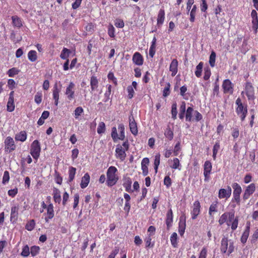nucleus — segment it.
<instances>
[{
    "instance_id": "33",
    "label": "nucleus",
    "mask_w": 258,
    "mask_h": 258,
    "mask_svg": "<svg viewBox=\"0 0 258 258\" xmlns=\"http://www.w3.org/2000/svg\"><path fill=\"white\" fill-rule=\"evenodd\" d=\"M132 181L130 177H127L125 179L123 183V186L125 188V191L128 192H133V190L131 188Z\"/></svg>"
},
{
    "instance_id": "28",
    "label": "nucleus",
    "mask_w": 258,
    "mask_h": 258,
    "mask_svg": "<svg viewBox=\"0 0 258 258\" xmlns=\"http://www.w3.org/2000/svg\"><path fill=\"white\" fill-rule=\"evenodd\" d=\"M90 180V176L88 173H86L82 177L80 186L82 188H86L89 184Z\"/></svg>"
},
{
    "instance_id": "62",
    "label": "nucleus",
    "mask_w": 258,
    "mask_h": 258,
    "mask_svg": "<svg viewBox=\"0 0 258 258\" xmlns=\"http://www.w3.org/2000/svg\"><path fill=\"white\" fill-rule=\"evenodd\" d=\"M18 193V188L15 187L14 189H11L8 190V195L9 196L14 198Z\"/></svg>"
},
{
    "instance_id": "1",
    "label": "nucleus",
    "mask_w": 258,
    "mask_h": 258,
    "mask_svg": "<svg viewBox=\"0 0 258 258\" xmlns=\"http://www.w3.org/2000/svg\"><path fill=\"white\" fill-rule=\"evenodd\" d=\"M238 217L235 216V212L233 211L224 213L218 220V223L220 225L226 223L228 227H231L233 231H235L238 227Z\"/></svg>"
},
{
    "instance_id": "49",
    "label": "nucleus",
    "mask_w": 258,
    "mask_h": 258,
    "mask_svg": "<svg viewBox=\"0 0 258 258\" xmlns=\"http://www.w3.org/2000/svg\"><path fill=\"white\" fill-rule=\"evenodd\" d=\"M216 54L215 51H212L209 57V64L211 67H214L215 65Z\"/></svg>"
},
{
    "instance_id": "60",
    "label": "nucleus",
    "mask_w": 258,
    "mask_h": 258,
    "mask_svg": "<svg viewBox=\"0 0 258 258\" xmlns=\"http://www.w3.org/2000/svg\"><path fill=\"white\" fill-rule=\"evenodd\" d=\"M40 248L38 246H33L31 247L30 253L32 256H34L36 255L39 251Z\"/></svg>"
},
{
    "instance_id": "25",
    "label": "nucleus",
    "mask_w": 258,
    "mask_h": 258,
    "mask_svg": "<svg viewBox=\"0 0 258 258\" xmlns=\"http://www.w3.org/2000/svg\"><path fill=\"white\" fill-rule=\"evenodd\" d=\"M132 60L133 62L138 66H142L143 64V57L140 53L138 52H136L134 53L133 56Z\"/></svg>"
},
{
    "instance_id": "2",
    "label": "nucleus",
    "mask_w": 258,
    "mask_h": 258,
    "mask_svg": "<svg viewBox=\"0 0 258 258\" xmlns=\"http://www.w3.org/2000/svg\"><path fill=\"white\" fill-rule=\"evenodd\" d=\"M117 172V169L115 166H111L108 168L106 172V184L108 186L111 187L116 183L118 180Z\"/></svg>"
},
{
    "instance_id": "50",
    "label": "nucleus",
    "mask_w": 258,
    "mask_h": 258,
    "mask_svg": "<svg viewBox=\"0 0 258 258\" xmlns=\"http://www.w3.org/2000/svg\"><path fill=\"white\" fill-rule=\"evenodd\" d=\"M15 105L14 100H8L7 104V110L9 112H12L14 110Z\"/></svg>"
},
{
    "instance_id": "48",
    "label": "nucleus",
    "mask_w": 258,
    "mask_h": 258,
    "mask_svg": "<svg viewBox=\"0 0 258 258\" xmlns=\"http://www.w3.org/2000/svg\"><path fill=\"white\" fill-rule=\"evenodd\" d=\"M203 67V62H200L196 67V71H195V75L197 77L200 78L202 76V72Z\"/></svg>"
},
{
    "instance_id": "35",
    "label": "nucleus",
    "mask_w": 258,
    "mask_h": 258,
    "mask_svg": "<svg viewBox=\"0 0 258 258\" xmlns=\"http://www.w3.org/2000/svg\"><path fill=\"white\" fill-rule=\"evenodd\" d=\"M76 173V168L73 166H70L69 168V182H72L74 178Z\"/></svg>"
},
{
    "instance_id": "51",
    "label": "nucleus",
    "mask_w": 258,
    "mask_h": 258,
    "mask_svg": "<svg viewBox=\"0 0 258 258\" xmlns=\"http://www.w3.org/2000/svg\"><path fill=\"white\" fill-rule=\"evenodd\" d=\"M171 168L172 169H178L179 170L181 169V165L180 164V162L179 159L177 158H174L173 159V164L170 166Z\"/></svg>"
},
{
    "instance_id": "3",
    "label": "nucleus",
    "mask_w": 258,
    "mask_h": 258,
    "mask_svg": "<svg viewBox=\"0 0 258 258\" xmlns=\"http://www.w3.org/2000/svg\"><path fill=\"white\" fill-rule=\"evenodd\" d=\"M129 146L130 145L127 140H126V141L122 143V145L118 144L115 149V157L121 161H123L126 156L125 151L128 150Z\"/></svg>"
},
{
    "instance_id": "16",
    "label": "nucleus",
    "mask_w": 258,
    "mask_h": 258,
    "mask_svg": "<svg viewBox=\"0 0 258 258\" xmlns=\"http://www.w3.org/2000/svg\"><path fill=\"white\" fill-rule=\"evenodd\" d=\"M75 84L73 82H70L66 88L65 94L69 100H72L75 98Z\"/></svg>"
},
{
    "instance_id": "14",
    "label": "nucleus",
    "mask_w": 258,
    "mask_h": 258,
    "mask_svg": "<svg viewBox=\"0 0 258 258\" xmlns=\"http://www.w3.org/2000/svg\"><path fill=\"white\" fill-rule=\"evenodd\" d=\"M129 126L132 134L134 136L137 135L138 133L137 123L132 113L129 116Z\"/></svg>"
},
{
    "instance_id": "47",
    "label": "nucleus",
    "mask_w": 258,
    "mask_h": 258,
    "mask_svg": "<svg viewBox=\"0 0 258 258\" xmlns=\"http://www.w3.org/2000/svg\"><path fill=\"white\" fill-rule=\"evenodd\" d=\"M84 109L81 106L77 107L74 111V117L76 119H79V117L83 113Z\"/></svg>"
},
{
    "instance_id": "11",
    "label": "nucleus",
    "mask_w": 258,
    "mask_h": 258,
    "mask_svg": "<svg viewBox=\"0 0 258 258\" xmlns=\"http://www.w3.org/2000/svg\"><path fill=\"white\" fill-rule=\"evenodd\" d=\"M255 190V185L254 183H252L246 186L244 193L242 196V198L244 201L248 199L250 196H251Z\"/></svg>"
},
{
    "instance_id": "23",
    "label": "nucleus",
    "mask_w": 258,
    "mask_h": 258,
    "mask_svg": "<svg viewBox=\"0 0 258 258\" xmlns=\"http://www.w3.org/2000/svg\"><path fill=\"white\" fill-rule=\"evenodd\" d=\"M251 16L252 18V27L255 33H256L258 29V17L257 13L255 10H252L251 13Z\"/></svg>"
},
{
    "instance_id": "7",
    "label": "nucleus",
    "mask_w": 258,
    "mask_h": 258,
    "mask_svg": "<svg viewBox=\"0 0 258 258\" xmlns=\"http://www.w3.org/2000/svg\"><path fill=\"white\" fill-rule=\"evenodd\" d=\"M118 130L119 132V136H118L117 133L116 127L114 126L112 128L111 137L113 141L116 142L118 140L123 141L125 139L124 126L122 123H120L118 125Z\"/></svg>"
},
{
    "instance_id": "6",
    "label": "nucleus",
    "mask_w": 258,
    "mask_h": 258,
    "mask_svg": "<svg viewBox=\"0 0 258 258\" xmlns=\"http://www.w3.org/2000/svg\"><path fill=\"white\" fill-rule=\"evenodd\" d=\"M203 118L202 115L197 110H194L192 107H188L185 112V119L188 121L198 122Z\"/></svg>"
},
{
    "instance_id": "31",
    "label": "nucleus",
    "mask_w": 258,
    "mask_h": 258,
    "mask_svg": "<svg viewBox=\"0 0 258 258\" xmlns=\"http://www.w3.org/2000/svg\"><path fill=\"white\" fill-rule=\"evenodd\" d=\"M53 198L55 203L60 204L61 202V196L59 190L56 187L53 188Z\"/></svg>"
},
{
    "instance_id": "27",
    "label": "nucleus",
    "mask_w": 258,
    "mask_h": 258,
    "mask_svg": "<svg viewBox=\"0 0 258 258\" xmlns=\"http://www.w3.org/2000/svg\"><path fill=\"white\" fill-rule=\"evenodd\" d=\"M99 86V80L97 77L93 75L90 78V86L92 91H94L97 90Z\"/></svg>"
},
{
    "instance_id": "21",
    "label": "nucleus",
    "mask_w": 258,
    "mask_h": 258,
    "mask_svg": "<svg viewBox=\"0 0 258 258\" xmlns=\"http://www.w3.org/2000/svg\"><path fill=\"white\" fill-rule=\"evenodd\" d=\"M231 188L229 186H227L226 189L221 188L219 190L218 197L219 199H227L229 198L231 195Z\"/></svg>"
},
{
    "instance_id": "36",
    "label": "nucleus",
    "mask_w": 258,
    "mask_h": 258,
    "mask_svg": "<svg viewBox=\"0 0 258 258\" xmlns=\"http://www.w3.org/2000/svg\"><path fill=\"white\" fill-rule=\"evenodd\" d=\"M177 238L178 236L176 232H173L170 236L171 244L174 248H176L178 246Z\"/></svg>"
},
{
    "instance_id": "30",
    "label": "nucleus",
    "mask_w": 258,
    "mask_h": 258,
    "mask_svg": "<svg viewBox=\"0 0 258 258\" xmlns=\"http://www.w3.org/2000/svg\"><path fill=\"white\" fill-rule=\"evenodd\" d=\"M218 202L216 200L213 202L210 205L209 209V215L210 217H213V213L218 212Z\"/></svg>"
},
{
    "instance_id": "40",
    "label": "nucleus",
    "mask_w": 258,
    "mask_h": 258,
    "mask_svg": "<svg viewBox=\"0 0 258 258\" xmlns=\"http://www.w3.org/2000/svg\"><path fill=\"white\" fill-rule=\"evenodd\" d=\"M28 58L32 62L35 61L37 59V52L35 50H30L28 53Z\"/></svg>"
},
{
    "instance_id": "46",
    "label": "nucleus",
    "mask_w": 258,
    "mask_h": 258,
    "mask_svg": "<svg viewBox=\"0 0 258 258\" xmlns=\"http://www.w3.org/2000/svg\"><path fill=\"white\" fill-rule=\"evenodd\" d=\"M160 163V153L157 154L155 156L154 159V169L155 173H156L158 171V166Z\"/></svg>"
},
{
    "instance_id": "26",
    "label": "nucleus",
    "mask_w": 258,
    "mask_h": 258,
    "mask_svg": "<svg viewBox=\"0 0 258 258\" xmlns=\"http://www.w3.org/2000/svg\"><path fill=\"white\" fill-rule=\"evenodd\" d=\"M169 71L171 72V76H175L178 72V61L176 59H173L170 63Z\"/></svg>"
},
{
    "instance_id": "5",
    "label": "nucleus",
    "mask_w": 258,
    "mask_h": 258,
    "mask_svg": "<svg viewBox=\"0 0 258 258\" xmlns=\"http://www.w3.org/2000/svg\"><path fill=\"white\" fill-rule=\"evenodd\" d=\"M237 107L235 109L237 114L239 116L240 120L243 121L245 120L247 114V105H244L240 98H238L235 101Z\"/></svg>"
},
{
    "instance_id": "41",
    "label": "nucleus",
    "mask_w": 258,
    "mask_h": 258,
    "mask_svg": "<svg viewBox=\"0 0 258 258\" xmlns=\"http://www.w3.org/2000/svg\"><path fill=\"white\" fill-rule=\"evenodd\" d=\"M249 234V227H247L246 229L243 232V233L241 237V238H240L241 242L243 244H244L246 243L247 239L248 237Z\"/></svg>"
},
{
    "instance_id": "22",
    "label": "nucleus",
    "mask_w": 258,
    "mask_h": 258,
    "mask_svg": "<svg viewBox=\"0 0 258 258\" xmlns=\"http://www.w3.org/2000/svg\"><path fill=\"white\" fill-rule=\"evenodd\" d=\"M165 13L163 9H160L158 12L157 19V27L160 28L163 25L164 20Z\"/></svg>"
},
{
    "instance_id": "59",
    "label": "nucleus",
    "mask_w": 258,
    "mask_h": 258,
    "mask_svg": "<svg viewBox=\"0 0 258 258\" xmlns=\"http://www.w3.org/2000/svg\"><path fill=\"white\" fill-rule=\"evenodd\" d=\"M10 180V174L8 171H5L3 176L2 183L6 184L8 183Z\"/></svg>"
},
{
    "instance_id": "53",
    "label": "nucleus",
    "mask_w": 258,
    "mask_h": 258,
    "mask_svg": "<svg viewBox=\"0 0 258 258\" xmlns=\"http://www.w3.org/2000/svg\"><path fill=\"white\" fill-rule=\"evenodd\" d=\"M107 33L110 37L112 38L115 37V28L111 24L108 25Z\"/></svg>"
},
{
    "instance_id": "44",
    "label": "nucleus",
    "mask_w": 258,
    "mask_h": 258,
    "mask_svg": "<svg viewBox=\"0 0 258 258\" xmlns=\"http://www.w3.org/2000/svg\"><path fill=\"white\" fill-rule=\"evenodd\" d=\"M35 221L34 220L32 219L27 222L25 225V228L28 231H32L34 229L35 226Z\"/></svg>"
},
{
    "instance_id": "57",
    "label": "nucleus",
    "mask_w": 258,
    "mask_h": 258,
    "mask_svg": "<svg viewBox=\"0 0 258 258\" xmlns=\"http://www.w3.org/2000/svg\"><path fill=\"white\" fill-rule=\"evenodd\" d=\"M30 253V251L29 246L27 245H25L22 248L21 255L23 257H27L29 256Z\"/></svg>"
},
{
    "instance_id": "17",
    "label": "nucleus",
    "mask_w": 258,
    "mask_h": 258,
    "mask_svg": "<svg viewBox=\"0 0 258 258\" xmlns=\"http://www.w3.org/2000/svg\"><path fill=\"white\" fill-rule=\"evenodd\" d=\"M46 216L44 220L45 222L48 223L49 220L52 219L54 216V207L52 203H50L46 208Z\"/></svg>"
},
{
    "instance_id": "32",
    "label": "nucleus",
    "mask_w": 258,
    "mask_h": 258,
    "mask_svg": "<svg viewBox=\"0 0 258 258\" xmlns=\"http://www.w3.org/2000/svg\"><path fill=\"white\" fill-rule=\"evenodd\" d=\"M27 137V135L26 131H23L15 135V139L16 141L23 142L26 140Z\"/></svg>"
},
{
    "instance_id": "38",
    "label": "nucleus",
    "mask_w": 258,
    "mask_h": 258,
    "mask_svg": "<svg viewBox=\"0 0 258 258\" xmlns=\"http://www.w3.org/2000/svg\"><path fill=\"white\" fill-rule=\"evenodd\" d=\"M220 148V142L217 141L216 142L213 148V158L214 160L216 159L217 154L218 153V151Z\"/></svg>"
},
{
    "instance_id": "63",
    "label": "nucleus",
    "mask_w": 258,
    "mask_h": 258,
    "mask_svg": "<svg viewBox=\"0 0 258 258\" xmlns=\"http://www.w3.org/2000/svg\"><path fill=\"white\" fill-rule=\"evenodd\" d=\"M207 248L205 246L203 247L200 252L199 258H207Z\"/></svg>"
},
{
    "instance_id": "20",
    "label": "nucleus",
    "mask_w": 258,
    "mask_h": 258,
    "mask_svg": "<svg viewBox=\"0 0 258 258\" xmlns=\"http://www.w3.org/2000/svg\"><path fill=\"white\" fill-rule=\"evenodd\" d=\"M173 221V214L171 208H170L167 211L166 215L165 223L167 226V230H169L172 226Z\"/></svg>"
},
{
    "instance_id": "18",
    "label": "nucleus",
    "mask_w": 258,
    "mask_h": 258,
    "mask_svg": "<svg viewBox=\"0 0 258 258\" xmlns=\"http://www.w3.org/2000/svg\"><path fill=\"white\" fill-rule=\"evenodd\" d=\"M19 206H14L11 207L10 221L12 223H16L18 219Z\"/></svg>"
},
{
    "instance_id": "43",
    "label": "nucleus",
    "mask_w": 258,
    "mask_h": 258,
    "mask_svg": "<svg viewBox=\"0 0 258 258\" xmlns=\"http://www.w3.org/2000/svg\"><path fill=\"white\" fill-rule=\"evenodd\" d=\"M151 236L148 235L144 239L146 248H152L154 245V242H151Z\"/></svg>"
},
{
    "instance_id": "52",
    "label": "nucleus",
    "mask_w": 258,
    "mask_h": 258,
    "mask_svg": "<svg viewBox=\"0 0 258 258\" xmlns=\"http://www.w3.org/2000/svg\"><path fill=\"white\" fill-rule=\"evenodd\" d=\"M20 72V70L16 68L10 69L7 72V74L10 77H14L15 75H18Z\"/></svg>"
},
{
    "instance_id": "54",
    "label": "nucleus",
    "mask_w": 258,
    "mask_h": 258,
    "mask_svg": "<svg viewBox=\"0 0 258 258\" xmlns=\"http://www.w3.org/2000/svg\"><path fill=\"white\" fill-rule=\"evenodd\" d=\"M42 100V94L41 92H37L34 96V101L37 104L41 103Z\"/></svg>"
},
{
    "instance_id": "61",
    "label": "nucleus",
    "mask_w": 258,
    "mask_h": 258,
    "mask_svg": "<svg viewBox=\"0 0 258 258\" xmlns=\"http://www.w3.org/2000/svg\"><path fill=\"white\" fill-rule=\"evenodd\" d=\"M54 176L55 182L59 185L61 184L62 178L60 176V174L56 171H55Z\"/></svg>"
},
{
    "instance_id": "24",
    "label": "nucleus",
    "mask_w": 258,
    "mask_h": 258,
    "mask_svg": "<svg viewBox=\"0 0 258 258\" xmlns=\"http://www.w3.org/2000/svg\"><path fill=\"white\" fill-rule=\"evenodd\" d=\"M60 91V89L58 88L57 84H55L54 85L52 90V97L54 100V104L56 106L58 105V103Z\"/></svg>"
},
{
    "instance_id": "29",
    "label": "nucleus",
    "mask_w": 258,
    "mask_h": 258,
    "mask_svg": "<svg viewBox=\"0 0 258 258\" xmlns=\"http://www.w3.org/2000/svg\"><path fill=\"white\" fill-rule=\"evenodd\" d=\"M12 25L15 28H20L23 26L22 19L15 15L12 17Z\"/></svg>"
},
{
    "instance_id": "55",
    "label": "nucleus",
    "mask_w": 258,
    "mask_h": 258,
    "mask_svg": "<svg viewBox=\"0 0 258 258\" xmlns=\"http://www.w3.org/2000/svg\"><path fill=\"white\" fill-rule=\"evenodd\" d=\"M177 114V104L176 102H174L172 104L171 106V115L172 118L173 119H175L176 118Z\"/></svg>"
},
{
    "instance_id": "19",
    "label": "nucleus",
    "mask_w": 258,
    "mask_h": 258,
    "mask_svg": "<svg viewBox=\"0 0 258 258\" xmlns=\"http://www.w3.org/2000/svg\"><path fill=\"white\" fill-rule=\"evenodd\" d=\"M222 88L224 93L232 94L233 91V85L229 79L224 80L222 84Z\"/></svg>"
},
{
    "instance_id": "10",
    "label": "nucleus",
    "mask_w": 258,
    "mask_h": 258,
    "mask_svg": "<svg viewBox=\"0 0 258 258\" xmlns=\"http://www.w3.org/2000/svg\"><path fill=\"white\" fill-rule=\"evenodd\" d=\"M244 90L248 100H253L255 99L254 90L251 83H245Z\"/></svg>"
},
{
    "instance_id": "12",
    "label": "nucleus",
    "mask_w": 258,
    "mask_h": 258,
    "mask_svg": "<svg viewBox=\"0 0 258 258\" xmlns=\"http://www.w3.org/2000/svg\"><path fill=\"white\" fill-rule=\"evenodd\" d=\"M201 212V204L198 200L196 201L194 204L190 212L191 219L195 220L197 218Z\"/></svg>"
},
{
    "instance_id": "58",
    "label": "nucleus",
    "mask_w": 258,
    "mask_h": 258,
    "mask_svg": "<svg viewBox=\"0 0 258 258\" xmlns=\"http://www.w3.org/2000/svg\"><path fill=\"white\" fill-rule=\"evenodd\" d=\"M172 184V180L170 177V173H168V175L165 176L164 179V184L167 188H169Z\"/></svg>"
},
{
    "instance_id": "13",
    "label": "nucleus",
    "mask_w": 258,
    "mask_h": 258,
    "mask_svg": "<svg viewBox=\"0 0 258 258\" xmlns=\"http://www.w3.org/2000/svg\"><path fill=\"white\" fill-rule=\"evenodd\" d=\"M212 168V165L211 162L210 161H205L204 165V175L205 181H208L210 179Z\"/></svg>"
},
{
    "instance_id": "56",
    "label": "nucleus",
    "mask_w": 258,
    "mask_h": 258,
    "mask_svg": "<svg viewBox=\"0 0 258 258\" xmlns=\"http://www.w3.org/2000/svg\"><path fill=\"white\" fill-rule=\"evenodd\" d=\"M106 127L105 124L104 122H100L97 127V133L99 134H101L105 132Z\"/></svg>"
},
{
    "instance_id": "39",
    "label": "nucleus",
    "mask_w": 258,
    "mask_h": 258,
    "mask_svg": "<svg viewBox=\"0 0 258 258\" xmlns=\"http://www.w3.org/2000/svg\"><path fill=\"white\" fill-rule=\"evenodd\" d=\"M190 11V18L189 20L191 22L193 23L195 21L196 15L197 11V7L196 5H194L191 8Z\"/></svg>"
},
{
    "instance_id": "45",
    "label": "nucleus",
    "mask_w": 258,
    "mask_h": 258,
    "mask_svg": "<svg viewBox=\"0 0 258 258\" xmlns=\"http://www.w3.org/2000/svg\"><path fill=\"white\" fill-rule=\"evenodd\" d=\"M70 53L71 51L70 49L64 47L61 52L60 57L62 59L67 60Z\"/></svg>"
},
{
    "instance_id": "64",
    "label": "nucleus",
    "mask_w": 258,
    "mask_h": 258,
    "mask_svg": "<svg viewBox=\"0 0 258 258\" xmlns=\"http://www.w3.org/2000/svg\"><path fill=\"white\" fill-rule=\"evenodd\" d=\"M94 28H95V26L92 23H90L86 25V26L85 27L86 31L87 32L90 33L91 34L93 33V32L94 31Z\"/></svg>"
},
{
    "instance_id": "42",
    "label": "nucleus",
    "mask_w": 258,
    "mask_h": 258,
    "mask_svg": "<svg viewBox=\"0 0 258 258\" xmlns=\"http://www.w3.org/2000/svg\"><path fill=\"white\" fill-rule=\"evenodd\" d=\"M107 90L104 93V99L103 100V101L104 102H107L110 99V96L111 93V89H112L111 85H108L107 86Z\"/></svg>"
},
{
    "instance_id": "9",
    "label": "nucleus",
    "mask_w": 258,
    "mask_h": 258,
    "mask_svg": "<svg viewBox=\"0 0 258 258\" xmlns=\"http://www.w3.org/2000/svg\"><path fill=\"white\" fill-rule=\"evenodd\" d=\"M5 151L6 152L11 153L16 148L14 139L11 137H7L4 141Z\"/></svg>"
},
{
    "instance_id": "8",
    "label": "nucleus",
    "mask_w": 258,
    "mask_h": 258,
    "mask_svg": "<svg viewBox=\"0 0 258 258\" xmlns=\"http://www.w3.org/2000/svg\"><path fill=\"white\" fill-rule=\"evenodd\" d=\"M41 152V146L39 142L37 140H34L31 145L30 154L33 158L37 161Z\"/></svg>"
},
{
    "instance_id": "4",
    "label": "nucleus",
    "mask_w": 258,
    "mask_h": 258,
    "mask_svg": "<svg viewBox=\"0 0 258 258\" xmlns=\"http://www.w3.org/2000/svg\"><path fill=\"white\" fill-rule=\"evenodd\" d=\"M234 250V242L232 240H229L228 237L224 236L221 241L220 251L222 253L227 252L229 255Z\"/></svg>"
},
{
    "instance_id": "34",
    "label": "nucleus",
    "mask_w": 258,
    "mask_h": 258,
    "mask_svg": "<svg viewBox=\"0 0 258 258\" xmlns=\"http://www.w3.org/2000/svg\"><path fill=\"white\" fill-rule=\"evenodd\" d=\"M164 136L169 141H171L173 139V131L169 125L164 131Z\"/></svg>"
},
{
    "instance_id": "37",
    "label": "nucleus",
    "mask_w": 258,
    "mask_h": 258,
    "mask_svg": "<svg viewBox=\"0 0 258 258\" xmlns=\"http://www.w3.org/2000/svg\"><path fill=\"white\" fill-rule=\"evenodd\" d=\"M232 187L233 189V195H240L242 192V188L240 185L234 182L232 184Z\"/></svg>"
},
{
    "instance_id": "15",
    "label": "nucleus",
    "mask_w": 258,
    "mask_h": 258,
    "mask_svg": "<svg viewBox=\"0 0 258 258\" xmlns=\"http://www.w3.org/2000/svg\"><path fill=\"white\" fill-rule=\"evenodd\" d=\"M186 227V217L184 214L182 215L179 218L178 223V232L181 236L184 233Z\"/></svg>"
}]
</instances>
